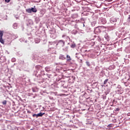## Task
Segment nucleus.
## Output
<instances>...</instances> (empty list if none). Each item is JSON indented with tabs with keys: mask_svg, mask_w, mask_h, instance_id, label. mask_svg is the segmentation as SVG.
Instances as JSON below:
<instances>
[{
	"mask_svg": "<svg viewBox=\"0 0 130 130\" xmlns=\"http://www.w3.org/2000/svg\"><path fill=\"white\" fill-rule=\"evenodd\" d=\"M104 29L106 30V27L103 26H98L94 29V32L95 33H101Z\"/></svg>",
	"mask_w": 130,
	"mask_h": 130,
	"instance_id": "f257e3e1",
	"label": "nucleus"
},
{
	"mask_svg": "<svg viewBox=\"0 0 130 130\" xmlns=\"http://www.w3.org/2000/svg\"><path fill=\"white\" fill-rule=\"evenodd\" d=\"M26 12L27 13H28L29 14H31V13H36L37 12V9L36 8H35V6L34 7H32L31 8H29L27 9H26Z\"/></svg>",
	"mask_w": 130,
	"mask_h": 130,
	"instance_id": "f03ea898",
	"label": "nucleus"
},
{
	"mask_svg": "<svg viewBox=\"0 0 130 130\" xmlns=\"http://www.w3.org/2000/svg\"><path fill=\"white\" fill-rule=\"evenodd\" d=\"M67 39H69L70 42H72L70 47H71V48H75L76 46H77L76 43H75V42H73V41L71 40V38H70V37H67Z\"/></svg>",
	"mask_w": 130,
	"mask_h": 130,
	"instance_id": "7ed1b4c3",
	"label": "nucleus"
},
{
	"mask_svg": "<svg viewBox=\"0 0 130 130\" xmlns=\"http://www.w3.org/2000/svg\"><path fill=\"white\" fill-rule=\"evenodd\" d=\"M65 43L66 42H64L63 40H60L58 41L56 45H59L60 46H61V47H63V46H64Z\"/></svg>",
	"mask_w": 130,
	"mask_h": 130,
	"instance_id": "20e7f679",
	"label": "nucleus"
},
{
	"mask_svg": "<svg viewBox=\"0 0 130 130\" xmlns=\"http://www.w3.org/2000/svg\"><path fill=\"white\" fill-rule=\"evenodd\" d=\"M3 36H4V31L0 30V42L2 44H4L5 41L3 39Z\"/></svg>",
	"mask_w": 130,
	"mask_h": 130,
	"instance_id": "39448f33",
	"label": "nucleus"
},
{
	"mask_svg": "<svg viewBox=\"0 0 130 130\" xmlns=\"http://www.w3.org/2000/svg\"><path fill=\"white\" fill-rule=\"evenodd\" d=\"M35 69L36 70L37 74H38V71H41V70L43 69V67L40 65H37L35 66Z\"/></svg>",
	"mask_w": 130,
	"mask_h": 130,
	"instance_id": "423d86ee",
	"label": "nucleus"
},
{
	"mask_svg": "<svg viewBox=\"0 0 130 130\" xmlns=\"http://www.w3.org/2000/svg\"><path fill=\"white\" fill-rule=\"evenodd\" d=\"M44 15V10L43 9H41L40 12L38 14L39 18H42Z\"/></svg>",
	"mask_w": 130,
	"mask_h": 130,
	"instance_id": "0eeeda50",
	"label": "nucleus"
},
{
	"mask_svg": "<svg viewBox=\"0 0 130 130\" xmlns=\"http://www.w3.org/2000/svg\"><path fill=\"white\" fill-rule=\"evenodd\" d=\"M48 52H49L50 53H55L56 51H55V49L53 47H51L48 49Z\"/></svg>",
	"mask_w": 130,
	"mask_h": 130,
	"instance_id": "6e6552de",
	"label": "nucleus"
},
{
	"mask_svg": "<svg viewBox=\"0 0 130 130\" xmlns=\"http://www.w3.org/2000/svg\"><path fill=\"white\" fill-rule=\"evenodd\" d=\"M110 22L112 23L113 24L114 23H116L117 22V19L116 18L114 17H112L110 19Z\"/></svg>",
	"mask_w": 130,
	"mask_h": 130,
	"instance_id": "1a4fd4ad",
	"label": "nucleus"
},
{
	"mask_svg": "<svg viewBox=\"0 0 130 130\" xmlns=\"http://www.w3.org/2000/svg\"><path fill=\"white\" fill-rule=\"evenodd\" d=\"M100 22L101 23V24H103V25H105L106 23H107L106 19L105 18H100Z\"/></svg>",
	"mask_w": 130,
	"mask_h": 130,
	"instance_id": "9d476101",
	"label": "nucleus"
},
{
	"mask_svg": "<svg viewBox=\"0 0 130 130\" xmlns=\"http://www.w3.org/2000/svg\"><path fill=\"white\" fill-rule=\"evenodd\" d=\"M66 57L64 55L60 54L59 56V59H60L61 60H64L66 59Z\"/></svg>",
	"mask_w": 130,
	"mask_h": 130,
	"instance_id": "9b49d317",
	"label": "nucleus"
},
{
	"mask_svg": "<svg viewBox=\"0 0 130 130\" xmlns=\"http://www.w3.org/2000/svg\"><path fill=\"white\" fill-rule=\"evenodd\" d=\"M104 38H105L106 40H107V41H109V40H110V37L107 34L105 35Z\"/></svg>",
	"mask_w": 130,
	"mask_h": 130,
	"instance_id": "f8f14e48",
	"label": "nucleus"
},
{
	"mask_svg": "<svg viewBox=\"0 0 130 130\" xmlns=\"http://www.w3.org/2000/svg\"><path fill=\"white\" fill-rule=\"evenodd\" d=\"M66 58H67V61L68 62H71V60H72V58H71V56L69 55H67Z\"/></svg>",
	"mask_w": 130,
	"mask_h": 130,
	"instance_id": "ddd939ff",
	"label": "nucleus"
},
{
	"mask_svg": "<svg viewBox=\"0 0 130 130\" xmlns=\"http://www.w3.org/2000/svg\"><path fill=\"white\" fill-rule=\"evenodd\" d=\"M44 114H45V113H42V112H40L38 114H37V117H41V116H43V115H44Z\"/></svg>",
	"mask_w": 130,
	"mask_h": 130,
	"instance_id": "4468645a",
	"label": "nucleus"
},
{
	"mask_svg": "<svg viewBox=\"0 0 130 130\" xmlns=\"http://www.w3.org/2000/svg\"><path fill=\"white\" fill-rule=\"evenodd\" d=\"M36 76L37 77V79H38V80H41V79H42V76H41V75H40V74H36Z\"/></svg>",
	"mask_w": 130,
	"mask_h": 130,
	"instance_id": "2eb2a0df",
	"label": "nucleus"
},
{
	"mask_svg": "<svg viewBox=\"0 0 130 130\" xmlns=\"http://www.w3.org/2000/svg\"><path fill=\"white\" fill-rule=\"evenodd\" d=\"M35 42L36 44H38L40 42V39L39 38H36L35 39Z\"/></svg>",
	"mask_w": 130,
	"mask_h": 130,
	"instance_id": "dca6fc26",
	"label": "nucleus"
},
{
	"mask_svg": "<svg viewBox=\"0 0 130 130\" xmlns=\"http://www.w3.org/2000/svg\"><path fill=\"white\" fill-rule=\"evenodd\" d=\"M97 24V21H96L95 20H94V21H92V22H91V26H92V27H94V26H95V25H96Z\"/></svg>",
	"mask_w": 130,
	"mask_h": 130,
	"instance_id": "f3484780",
	"label": "nucleus"
},
{
	"mask_svg": "<svg viewBox=\"0 0 130 130\" xmlns=\"http://www.w3.org/2000/svg\"><path fill=\"white\" fill-rule=\"evenodd\" d=\"M45 70L46 71V72H47V73H48L49 72H50V67H47L45 68Z\"/></svg>",
	"mask_w": 130,
	"mask_h": 130,
	"instance_id": "a211bd4d",
	"label": "nucleus"
},
{
	"mask_svg": "<svg viewBox=\"0 0 130 130\" xmlns=\"http://www.w3.org/2000/svg\"><path fill=\"white\" fill-rule=\"evenodd\" d=\"M13 27L14 28V29H17V28L18 27V24L17 23L13 24Z\"/></svg>",
	"mask_w": 130,
	"mask_h": 130,
	"instance_id": "6ab92c4d",
	"label": "nucleus"
},
{
	"mask_svg": "<svg viewBox=\"0 0 130 130\" xmlns=\"http://www.w3.org/2000/svg\"><path fill=\"white\" fill-rule=\"evenodd\" d=\"M32 92H38V89L37 87H34L32 88Z\"/></svg>",
	"mask_w": 130,
	"mask_h": 130,
	"instance_id": "aec40b11",
	"label": "nucleus"
},
{
	"mask_svg": "<svg viewBox=\"0 0 130 130\" xmlns=\"http://www.w3.org/2000/svg\"><path fill=\"white\" fill-rule=\"evenodd\" d=\"M78 17V14H74L72 15L71 18H73V19H75V18H77Z\"/></svg>",
	"mask_w": 130,
	"mask_h": 130,
	"instance_id": "412c9836",
	"label": "nucleus"
},
{
	"mask_svg": "<svg viewBox=\"0 0 130 130\" xmlns=\"http://www.w3.org/2000/svg\"><path fill=\"white\" fill-rule=\"evenodd\" d=\"M41 76H44L45 74L44 73V71H41L40 74H39Z\"/></svg>",
	"mask_w": 130,
	"mask_h": 130,
	"instance_id": "4be33fe9",
	"label": "nucleus"
},
{
	"mask_svg": "<svg viewBox=\"0 0 130 130\" xmlns=\"http://www.w3.org/2000/svg\"><path fill=\"white\" fill-rule=\"evenodd\" d=\"M87 91L88 92V93H92L93 92V90L91 88H87Z\"/></svg>",
	"mask_w": 130,
	"mask_h": 130,
	"instance_id": "5701e85b",
	"label": "nucleus"
},
{
	"mask_svg": "<svg viewBox=\"0 0 130 130\" xmlns=\"http://www.w3.org/2000/svg\"><path fill=\"white\" fill-rule=\"evenodd\" d=\"M99 67H96L95 68V72H96V73H99Z\"/></svg>",
	"mask_w": 130,
	"mask_h": 130,
	"instance_id": "b1692460",
	"label": "nucleus"
},
{
	"mask_svg": "<svg viewBox=\"0 0 130 130\" xmlns=\"http://www.w3.org/2000/svg\"><path fill=\"white\" fill-rule=\"evenodd\" d=\"M96 39H97L98 41H99V42H101V40H102V39H101V37H100V36H98Z\"/></svg>",
	"mask_w": 130,
	"mask_h": 130,
	"instance_id": "393cba45",
	"label": "nucleus"
},
{
	"mask_svg": "<svg viewBox=\"0 0 130 130\" xmlns=\"http://www.w3.org/2000/svg\"><path fill=\"white\" fill-rule=\"evenodd\" d=\"M86 66H87V67H91V64L90 63V62L87 61L86 62Z\"/></svg>",
	"mask_w": 130,
	"mask_h": 130,
	"instance_id": "a878e982",
	"label": "nucleus"
},
{
	"mask_svg": "<svg viewBox=\"0 0 130 130\" xmlns=\"http://www.w3.org/2000/svg\"><path fill=\"white\" fill-rule=\"evenodd\" d=\"M109 80L108 79H106L104 81V85H106V84H107V82H108Z\"/></svg>",
	"mask_w": 130,
	"mask_h": 130,
	"instance_id": "bb28decb",
	"label": "nucleus"
},
{
	"mask_svg": "<svg viewBox=\"0 0 130 130\" xmlns=\"http://www.w3.org/2000/svg\"><path fill=\"white\" fill-rule=\"evenodd\" d=\"M80 22H81L82 23H85V19L84 18H81Z\"/></svg>",
	"mask_w": 130,
	"mask_h": 130,
	"instance_id": "cd10ccee",
	"label": "nucleus"
},
{
	"mask_svg": "<svg viewBox=\"0 0 130 130\" xmlns=\"http://www.w3.org/2000/svg\"><path fill=\"white\" fill-rule=\"evenodd\" d=\"M2 104H3V105H6V104H7V101L5 100L2 102Z\"/></svg>",
	"mask_w": 130,
	"mask_h": 130,
	"instance_id": "c85d7f7f",
	"label": "nucleus"
},
{
	"mask_svg": "<svg viewBox=\"0 0 130 130\" xmlns=\"http://www.w3.org/2000/svg\"><path fill=\"white\" fill-rule=\"evenodd\" d=\"M12 129V130H18V128L16 126H14Z\"/></svg>",
	"mask_w": 130,
	"mask_h": 130,
	"instance_id": "c756f323",
	"label": "nucleus"
},
{
	"mask_svg": "<svg viewBox=\"0 0 130 130\" xmlns=\"http://www.w3.org/2000/svg\"><path fill=\"white\" fill-rule=\"evenodd\" d=\"M77 33H78V31L77 30H73V34L76 35V34H77Z\"/></svg>",
	"mask_w": 130,
	"mask_h": 130,
	"instance_id": "7c9ffc66",
	"label": "nucleus"
},
{
	"mask_svg": "<svg viewBox=\"0 0 130 130\" xmlns=\"http://www.w3.org/2000/svg\"><path fill=\"white\" fill-rule=\"evenodd\" d=\"M11 60L12 62H15V61H16V58H13Z\"/></svg>",
	"mask_w": 130,
	"mask_h": 130,
	"instance_id": "2f4dec72",
	"label": "nucleus"
},
{
	"mask_svg": "<svg viewBox=\"0 0 130 130\" xmlns=\"http://www.w3.org/2000/svg\"><path fill=\"white\" fill-rule=\"evenodd\" d=\"M90 56H91V57H92V58H94V57H95V55H94L93 54H91Z\"/></svg>",
	"mask_w": 130,
	"mask_h": 130,
	"instance_id": "473e14b6",
	"label": "nucleus"
},
{
	"mask_svg": "<svg viewBox=\"0 0 130 130\" xmlns=\"http://www.w3.org/2000/svg\"><path fill=\"white\" fill-rule=\"evenodd\" d=\"M127 22H130V15H128V17L127 18Z\"/></svg>",
	"mask_w": 130,
	"mask_h": 130,
	"instance_id": "72a5a7b5",
	"label": "nucleus"
},
{
	"mask_svg": "<svg viewBox=\"0 0 130 130\" xmlns=\"http://www.w3.org/2000/svg\"><path fill=\"white\" fill-rule=\"evenodd\" d=\"M124 15H128V12H127V11H125L124 12Z\"/></svg>",
	"mask_w": 130,
	"mask_h": 130,
	"instance_id": "f704fd0d",
	"label": "nucleus"
},
{
	"mask_svg": "<svg viewBox=\"0 0 130 130\" xmlns=\"http://www.w3.org/2000/svg\"><path fill=\"white\" fill-rule=\"evenodd\" d=\"M119 110H120V109L119 108H116L115 109V111H119Z\"/></svg>",
	"mask_w": 130,
	"mask_h": 130,
	"instance_id": "c9c22d12",
	"label": "nucleus"
},
{
	"mask_svg": "<svg viewBox=\"0 0 130 130\" xmlns=\"http://www.w3.org/2000/svg\"><path fill=\"white\" fill-rule=\"evenodd\" d=\"M75 28H76V29H79V28L78 27V25H77V24H75Z\"/></svg>",
	"mask_w": 130,
	"mask_h": 130,
	"instance_id": "e433bc0d",
	"label": "nucleus"
},
{
	"mask_svg": "<svg viewBox=\"0 0 130 130\" xmlns=\"http://www.w3.org/2000/svg\"><path fill=\"white\" fill-rule=\"evenodd\" d=\"M64 37H68V36H67L66 35H63L62 36V38H64Z\"/></svg>",
	"mask_w": 130,
	"mask_h": 130,
	"instance_id": "4c0bfd02",
	"label": "nucleus"
},
{
	"mask_svg": "<svg viewBox=\"0 0 130 130\" xmlns=\"http://www.w3.org/2000/svg\"><path fill=\"white\" fill-rule=\"evenodd\" d=\"M76 55L77 56H76V57H77V58H80V57H79V54L76 53Z\"/></svg>",
	"mask_w": 130,
	"mask_h": 130,
	"instance_id": "58836bf2",
	"label": "nucleus"
},
{
	"mask_svg": "<svg viewBox=\"0 0 130 130\" xmlns=\"http://www.w3.org/2000/svg\"><path fill=\"white\" fill-rule=\"evenodd\" d=\"M117 93H118V94H121V91H120V90H117Z\"/></svg>",
	"mask_w": 130,
	"mask_h": 130,
	"instance_id": "ea45409f",
	"label": "nucleus"
},
{
	"mask_svg": "<svg viewBox=\"0 0 130 130\" xmlns=\"http://www.w3.org/2000/svg\"><path fill=\"white\" fill-rule=\"evenodd\" d=\"M32 116H33V117H35V116H36V117H37V114H34L32 115Z\"/></svg>",
	"mask_w": 130,
	"mask_h": 130,
	"instance_id": "a19ab883",
	"label": "nucleus"
},
{
	"mask_svg": "<svg viewBox=\"0 0 130 130\" xmlns=\"http://www.w3.org/2000/svg\"><path fill=\"white\" fill-rule=\"evenodd\" d=\"M6 3H10V1L11 0H5Z\"/></svg>",
	"mask_w": 130,
	"mask_h": 130,
	"instance_id": "79ce46f5",
	"label": "nucleus"
},
{
	"mask_svg": "<svg viewBox=\"0 0 130 130\" xmlns=\"http://www.w3.org/2000/svg\"><path fill=\"white\" fill-rule=\"evenodd\" d=\"M86 124H92V122H87V123H86Z\"/></svg>",
	"mask_w": 130,
	"mask_h": 130,
	"instance_id": "37998d69",
	"label": "nucleus"
},
{
	"mask_svg": "<svg viewBox=\"0 0 130 130\" xmlns=\"http://www.w3.org/2000/svg\"><path fill=\"white\" fill-rule=\"evenodd\" d=\"M89 51L85 50L83 51L84 53H85V52H88Z\"/></svg>",
	"mask_w": 130,
	"mask_h": 130,
	"instance_id": "c03bdc74",
	"label": "nucleus"
},
{
	"mask_svg": "<svg viewBox=\"0 0 130 130\" xmlns=\"http://www.w3.org/2000/svg\"><path fill=\"white\" fill-rule=\"evenodd\" d=\"M68 49H69V47H66V50H68Z\"/></svg>",
	"mask_w": 130,
	"mask_h": 130,
	"instance_id": "a18cd8bd",
	"label": "nucleus"
},
{
	"mask_svg": "<svg viewBox=\"0 0 130 130\" xmlns=\"http://www.w3.org/2000/svg\"><path fill=\"white\" fill-rule=\"evenodd\" d=\"M27 113H31V111H30L28 110V111H27Z\"/></svg>",
	"mask_w": 130,
	"mask_h": 130,
	"instance_id": "49530a36",
	"label": "nucleus"
},
{
	"mask_svg": "<svg viewBox=\"0 0 130 130\" xmlns=\"http://www.w3.org/2000/svg\"><path fill=\"white\" fill-rule=\"evenodd\" d=\"M83 27H85V24L83 23Z\"/></svg>",
	"mask_w": 130,
	"mask_h": 130,
	"instance_id": "de8ad7c7",
	"label": "nucleus"
},
{
	"mask_svg": "<svg viewBox=\"0 0 130 130\" xmlns=\"http://www.w3.org/2000/svg\"><path fill=\"white\" fill-rule=\"evenodd\" d=\"M25 43H27V41H25Z\"/></svg>",
	"mask_w": 130,
	"mask_h": 130,
	"instance_id": "09e8293b",
	"label": "nucleus"
},
{
	"mask_svg": "<svg viewBox=\"0 0 130 130\" xmlns=\"http://www.w3.org/2000/svg\"><path fill=\"white\" fill-rule=\"evenodd\" d=\"M114 29H115V26L114 27Z\"/></svg>",
	"mask_w": 130,
	"mask_h": 130,
	"instance_id": "8fccbe9b",
	"label": "nucleus"
},
{
	"mask_svg": "<svg viewBox=\"0 0 130 130\" xmlns=\"http://www.w3.org/2000/svg\"><path fill=\"white\" fill-rule=\"evenodd\" d=\"M28 39H31V38H28Z\"/></svg>",
	"mask_w": 130,
	"mask_h": 130,
	"instance_id": "3c124183",
	"label": "nucleus"
},
{
	"mask_svg": "<svg viewBox=\"0 0 130 130\" xmlns=\"http://www.w3.org/2000/svg\"><path fill=\"white\" fill-rule=\"evenodd\" d=\"M89 98H87V99H89Z\"/></svg>",
	"mask_w": 130,
	"mask_h": 130,
	"instance_id": "603ef678",
	"label": "nucleus"
},
{
	"mask_svg": "<svg viewBox=\"0 0 130 130\" xmlns=\"http://www.w3.org/2000/svg\"><path fill=\"white\" fill-rule=\"evenodd\" d=\"M94 44H95V42H93Z\"/></svg>",
	"mask_w": 130,
	"mask_h": 130,
	"instance_id": "864d4df0",
	"label": "nucleus"
}]
</instances>
